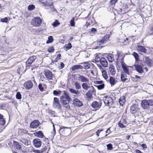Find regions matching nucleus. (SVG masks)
Masks as SVG:
<instances>
[{
	"label": "nucleus",
	"mask_w": 153,
	"mask_h": 153,
	"mask_svg": "<svg viewBox=\"0 0 153 153\" xmlns=\"http://www.w3.org/2000/svg\"><path fill=\"white\" fill-rule=\"evenodd\" d=\"M118 0H111L110 1V4L111 5H113L116 3Z\"/></svg>",
	"instance_id": "nucleus-54"
},
{
	"label": "nucleus",
	"mask_w": 153,
	"mask_h": 153,
	"mask_svg": "<svg viewBox=\"0 0 153 153\" xmlns=\"http://www.w3.org/2000/svg\"><path fill=\"white\" fill-rule=\"evenodd\" d=\"M48 40L47 41L46 43H52L53 40V39L52 36H50L48 38Z\"/></svg>",
	"instance_id": "nucleus-35"
},
{
	"label": "nucleus",
	"mask_w": 153,
	"mask_h": 153,
	"mask_svg": "<svg viewBox=\"0 0 153 153\" xmlns=\"http://www.w3.org/2000/svg\"><path fill=\"white\" fill-rule=\"evenodd\" d=\"M122 67L123 68V70L124 72L127 74H129V70L127 68V67L123 65H122Z\"/></svg>",
	"instance_id": "nucleus-34"
},
{
	"label": "nucleus",
	"mask_w": 153,
	"mask_h": 153,
	"mask_svg": "<svg viewBox=\"0 0 153 153\" xmlns=\"http://www.w3.org/2000/svg\"><path fill=\"white\" fill-rule=\"evenodd\" d=\"M83 68V67L81 65H75L71 67V70L72 71H74L76 70L79 69H82Z\"/></svg>",
	"instance_id": "nucleus-19"
},
{
	"label": "nucleus",
	"mask_w": 153,
	"mask_h": 153,
	"mask_svg": "<svg viewBox=\"0 0 153 153\" xmlns=\"http://www.w3.org/2000/svg\"><path fill=\"white\" fill-rule=\"evenodd\" d=\"M20 141L25 145H28V141L27 139H22L20 140Z\"/></svg>",
	"instance_id": "nucleus-37"
},
{
	"label": "nucleus",
	"mask_w": 153,
	"mask_h": 153,
	"mask_svg": "<svg viewBox=\"0 0 153 153\" xmlns=\"http://www.w3.org/2000/svg\"><path fill=\"white\" fill-rule=\"evenodd\" d=\"M65 47L66 49L68 50H69L71 49L72 46L71 43H68V44L65 45Z\"/></svg>",
	"instance_id": "nucleus-46"
},
{
	"label": "nucleus",
	"mask_w": 153,
	"mask_h": 153,
	"mask_svg": "<svg viewBox=\"0 0 153 153\" xmlns=\"http://www.w3.org/2000/svg\"><path fill=\"white\" fill-rule=\"evenodd\" d=\"M60 23L58 21V20H56L55 21L52 23V25L54 27H56Z\"/></svg>",
	"instance_id": "nucleus-40"
},
{
	"label": "nucleus",
	"mask_w": 153,
	"mask_h": 153,
	"mask_svg": "<svg viewBox=\"0 0 153 153\" xmlns=\"http://www.w3.org/2000/svg\"><path fill=\"white\" fill-rule=\"evenodd\" d=\"M33 143L35 147L36 148H39L42 145V142L40 139L36 138L33 140Z\"/></svg>",
	"instance_id": "nucleus-9"
},
{
	"label": "nucleus",
	"mask_w": 153,
	"mask_h": 153,
	"mask_svg": "<svg viewBox=\"0 0 153 153\" xmlns=\"http://www.w3.org/2000/svg\"><path fill=\"white\" fill-rule=\"evenodd\" d=\"M74 85L76 89L77 90L80 89L81 88L80 83L77 81L74 82Z\"/></svg>",
	"instance_id": "nucleus-28"
},
{
	"label": "nucleus",
	"mask_w": 153,
	"mask_h": 153,
	"mask_svg": "<svg viewBox=\"0 0 153 153\" xmlns=\"http://www.w3.org/2000/svg\"><path fill=\"white\" fill-rule=\"evenodd\" d=\"M74 105L78 107H81L83 105V104L80 100L77 99H75L74 100Z\"/></svg>",
	"instance_id": "nucleus-20"
},
{
	"label": "nucleus",
	"mask_w": 153,
	"mask_h": 153,
	"mask_svg": "<svg viewBox=\"0 0 153 153\" xmlns=\"http://www.w3.org/2000/svg\"><path fill=\"white\" fill-rule=\"evenodd\" d=\"M53 107L58 109H60L61 108V106L60 104L58 99L56 97L54 98V100L53 102Z\"/></svg>",
	"instance_id": "nucleus-8"
},
{
	"label": "nucleus",
	"mask_w": 153,
	"mask_h": 153,
	"mask_svg": "<svg viewBox=\"0 0 153 153\" xmlns=\"http://www.w3.org/2000/svg\"><path fill=\"white\" fill-rule=\"evenodd\" d=\"M39 122L38 120H34L30 124V127L32 128H36L39 126Z\"/></svg>",
	"instance_id": "nucleus-10"
},
{
	"label": "nucleus",
	"mask_w": 153,
	"mask_h": 153,
	"mask_svg": "<svg viewBox=\"0 0 153 153\" xmlns=\"http://www.w3.org/2000/svg\"><path fill=\"white\" fill-rule=\"evenodd\" d=\"M106 57L110 62H112L114 60V58L113 55L111 53L108 54L106 56Z\"/></svg>",
	"instance_id": "nucleus-23"
},
{
	"label": "nucleus",
	"mask_w": 153,
	"mask_h": 153,
	"mask_svg": "<svg viewBox=\"0 0 153 153\" xmlns=\"http://www.w3.org/2000/svg\"><path fill=\"white\" fill-rule=\"evenodd\" d=\"M126 102L125 98L123 96L121 97L119 100V102L120 105L123 106V105Z\"/></svg>",
	"instance_id": "nucleus-24"
},
{
	"label": "nucleus",
	"mask_w": 153,
	"mask_h": 153,
	"mask_svg": "<svg viewBox=\"0 0 153 153\" xmlns=\"http://www.w3.org/2000/svg\"><path fill=\"white\" fill-rule=\"evenodd\" d=\"M24 87L27 89L31 88L33 86V83L31 81L26 82L24 84Z\"/></svg>",
	"instance_id": "nucleus-14"
},
{
	"label": "nucleus",
	"mask_w": 153,
	"mask_h": 153,
	"mask_svg": "<svg viewBox=\"0 0 153 153\" xmlns=\"http://www.w3.org/2000/svg\"><path fill=\"white\" fill-rule=\"evenodd\" d=\"M54 50L53 47L51 46L48 48V51L50 53H53L54 52Z\"/></svg>",
	"instance_id": "nucleus-44"
},
{
	"label": "nucleus",
	"mask_w": 153,
	"mask_h": 153,
	"mask_svg": "<svg viewBox=\"0 0 153 153\" xmlns=\"http://www.w3.org/2000/svg\"><path fill=\"white\" fill-rule=\"evenodd\" d=\"M109 82L111 86L114 85L116 83L115 79L112 76L110 77Z\"/></svg>",
	"instance_id": "nucleus-25"
},
{
	"label": "nucleus",
	"mask_w": 153,
	"mask_h": 153,
	"mask_svg": "<svg viewBox=\"0 0 153 153\" xmlns=\"http://www.w3.org/2000/svg\"><path fill=\"white\" fill-rule=\"evenodd\" d=\"M60 65L61 68H63L64 66V65L63 62L60 63Z\"/></svg>",
	"instance_id": "nucleus-63"
},
{
	"label": "nucleus",
	"mask_w": 153,
	"mask_h": 153,
	"mask_svg": "<svg viewBox=\"0 0 153 153\" xmlns=\"http://www.w3.org/2000/svg\"><path fill=\"white\" fill-rule=\"evenodd\" d=\"M100 62L101 65L104 67H106L108 66V62L106 59L103 57L101 58L100 59Z\"/></svg>",
	"instance_id": "nucleus-13"
},
{
	"label": "nucleus",
	"mask_w": 153,
	"mask_h": 153,
	"mask_svg": "<svg viewBox=\"0 0 153 153\" xmlns=\"http://www.w3.org/2000/svg\"><path fill=\"white\" fill-rule=\"evenodd\" d=\"M36 58V56H33L30 57L28 59L27 61L25 62L27 68H29V67L31 65Z\"/></svg>",
	"instance_id": "nucleus-5"
},
{
	"label": "nucleus",
	"mask_w": 153,
	"mask_h": 153,
	"mask_svg": "<svg viewBox=\"0 0 153 153\" xmlns=\"http://www.w3.org/2000/svg\"><path fill=\"white\" fill-rule=\"evenodd\" d=\"M143 59L145 63L148 66L151 67L153 66V60L149 57L144 56Z\"/></svg>",
	"instance_id": "nucleus-6"
},
{
	"label": "nucleus",
	"mask_w": 153,
	"mask_h": 153,
	"mask_svg": "<svg viewBox=\"0 0 153 153\" xmlns=\"http://www.w3.org/2000/svg\"><path fill=\"white\" fill-rule=\"evenodd\" d=\"M5 121L3 117L0 119V124L1 125L4 126L5 124Z\"/></svg>",
	"instance_id": "nucleus-42"
},
{
	"label": "nucleus",
	"mask_w": 153,
	"mask_h": 153,
	"mask_svg": "<svg viewBox=\"0 0 153 153\" xmlns=\"http://www.w3.org/2000/svg\"><path fill=\"white\" fill-rule=\"evenodd\" d=\"M117 55L118 58H119L121 56H122L123 53L121 52L117 51Z\"/></svg>",
	"instance_id": "nucleus-51"
},
{
	"label": "nucleus",
	"mask_w": 153,
	"mask_h": 153,
	"mask_svg": "<svg viewBox=\"0 0 153 153\" xmlns=\"http://www.w3.org/2000/svg\"><path fill=\"white\" fill-rule=\"evenodd\" d=\"M74 20V18H73L70 20V24L71 26L73 27L74 26L75 24Z\"/></svg>",
	"instance_id": "nucleus-41"
},
{
	"label": "nucleus",
	"mask_w": 153,
	"mask_h": 153,
	"mask_svg": "<svg viewBox=\"0 0 153 153\" xmlns=\"http://www.w3.org/2000/svg\"><path fill=\"white\" fill-rule=\"evenodd\" d=\"M95 92L96 91L94 88L92 86H91L90 89L86 94L87 97L88 98H91L92 97L93 93Z\"/></svg>",
	"instance_id": "nucleus-7"
},
{
	"label": "nucleus",
	"mask_w": 153,
	"mask_h": 153,
	"mask_svg": "<svg viewBox=\"0 0 153 153\" xmlns=\"http://www.w3.org/2000/svg\"><path fill=\"white\" fill-rule=\"evenodd\" d=\"M63 94L60 97V100L64 107L68 109H70V106L68 105L71 99L68 93L65 91H62Z\"/></svg>",
	"instance_id": "nucleus-1"
},
{
	"label": "nucleus",
	"mask_w": 153,
	"mask_h": 153,
	"mask_svg": "<svg viewBox=\"0 0 153 153\" xmlns=\"http://www.w3.org/2000/svg\"><path fill=\"white\" fill-rule=\"evenodd\" d=\"M134 66L136 70L138 73H142L143 72V70L142 67L139 65H135Z\"/></svg>",
	"instance_id": "nucleus-16"
},
{
	"label": "nucleus",
	"mask_w": 153,
	"mask_h": 153,
	"mask_svg": "<svg viewBox=\"0 0 153 153\" xmlns=\"http://www.w3.org/2000/svg\"><path fill=\"white\" fill-rule=\"evenodd\" d=\"M110 37V36L109 35H105L103 38H102L105 42Z\"/></svg>",
	"instance_id": "nucleus-50"
},
{
	"label": "nucleus",
	"mask_w": 153,
	"mask_h": 153,
	"mask_svg": "<svg viewBox=\"0 0 153 153\" xmlns=\"http://www.w3.org/2000/svg\"><path fill=\"white\" fill-rule=\"evenodd\" d=\"M35 8V5L33 4H31L28 5L27 9L29 11H31L34 10Z\"/></svg>",
	"instance_id": "nucleus-33"
},
{
	"label": "nucleus",
	"mask_w": 153,
	"mask_h": 153,
	"mask_svg": "<svg viewBox=\"0 0 153 153\" xmlns=\"http://www.w3.org/2000/svg\"><path fill=\"white\" fill-rule=\"evenodd\" d=\"M127 75L126 74H121V80L123 82H124L126 81L128 79L126 78Z\"/></svg>",
	"instance_id": "nucleus-31"
},
{
	"label": "nucleus",
	"mask_w": 153,
	"mask_h": 153,
	"mask_svg": "<svg viewBox=\"0 0 153 153\" xmlns=\"http://www.w3.org/2000/svg\"><path fill=\"white\" fill-rule=\"evenodd\" d=\"M61 56V54H59L57 56L56 58L55 59V62H57V61L59 60L60 59V57Z\"/></svg>",
	"instance_id": "nucleus-55"
},
{
	"label": "nucleus",
	"mask_w": 153,
	"mask_h": 153,
	"mask_svg": "<svg viewBox=\"0 0 153 153\" xmlns=\"http://www.w3.org/2000/svg\"><path fill=\"white\" fill-rule=\"evenodd\" d=\"M141 105L142 108L145 109H148L149 106V103L147 100H143L141 103Z\"/></svg>",
	"instance_id": "nucleus-12"
},
{
	"label": "nucleus",
	"mask_w": 153,
	"mask_h": 153,
	"mask_svg": "<svg viewBox=\"0 0 153 153\" xmlns=\"http://www.w3.org/2000/svg\"><path fill=\"white\" fill-rule=\"evenodd\" d=\"M1 21L2 22H7L8 21V18L7 17H6L4 18H3L1 19Z\"/></svg>",
	"instance_id": "nucleus-53"
},
{
	"label": "nucleus",
	"mask_w": 153,
	"mask_h": 153,
	"mask_svg": "<svg viewBox=\"0 0 153 153\" xmlns=\"http://www.w3.org/2000/svg\"><path fill=\"white\" fill-rule=\"evenodd\" d=\"M141 146H142V147H143V149H146L147 148V146H146V144H144V143H143L141 145Z\"/></svg>",
	"instance_id": "nucleus-59"
},
{
	"label": "nucleus",
	"mask_w": 153,
	"mask_h": 153,
	"mask_svg": "<svg viewBox=\"0 0 153 153\" xmlns=\"http://www.w3.org/2000/svg\"><path fill=\"white\" fill-rule=\"evenodd\" d=\"M138 50L140 52L144 53H146L147 50L144 47L142 46H138Z\"/></svg>",
	"instance_id": "nucleus-26"
},
{
	"label": "nucleus",
	"mask_w": 153,
	"mask_h": 153,
	"mask_svg": "<svg viewBox=\"0 0 153 153\" xmlns=\"http://www.w3.org/2000/svg\"><path fill=\"white\" fill-rule=\"evenodd\" d=\"M87 82L83 83L82 84V89L85 91H87L89 88H91L90 84L87 83Z\"/></svg>",
	"instance_id": "nucleus-17"
},
{
	"label": "nucleus",
	"mask_w": 153,
	"mask_h": 153,
	"mask_svg": "<svg viewBox=\"0 0 153 153\" xmlns=\"http://www.w3.org/2000/svg\"><path fill=\"white\" fill-rule=\"evenodd\" d=\"M61 92L62 91L60 90H58V91L54 90L53 91V94L54 95L57 96L60 94Z\"/></svg>",
	"instance_id": "nucleus-39"
},
{
	"label": "nucleus",
	"mask_w": 153,
	"mask_h": 153,
	"mask_svg": "<svg viewBox=\"0 0 153 153\" xmlns=\"http://www.w3.org/2000/svg\"><path fill=\"white\" fill-rule=\"evenodd\" d=\"M45 79V77L43 75L41 76L40 77V79L42 81H44Z\"/></svg>",
	"instance_id": "nucleus-61"
},
{
	"label": "nucleus",
	"mask_w": 153,
	"mask_h": 153,
	"mask_svg": "<svg viewBox=\"0 0 153 153\" xmlns=\"http://www.w3.org/2000/svg\"><path fill=\"white\" fill-rule=\"evenodd\" d=\"M136 153H142V152L138 149H136L135 151Z\"/></svg>",
	"instance_id": "nucleus-64"
},
{
	"label": "nucleus",
	"mask_w": 153,
	"mask_h": 153,
	"mask_svg": "<svg viewBox=\"0 0 153 153\" xmlns=\"http://www.w3.org/2000/svg\"><path fill=\"white\" fill-rule=\"evenodd\" d=\"M103 100L106 106H111L113 103V99L108 96L104 97L103 98Z\"/></svg>",
	"instance_id": "nucleus-3"
},
{
	"label": "nucleus",
	"mask_w": 153,
	"mask_h": 153,
	"mask_svg": "<svg viewBox=\"0 0 153 153\" xmlns=\"http://www.w3.org/2000/svg\"><path fill=\"white\" fill-rule=\"evenodd\" d=\"M38 87L40 91L42 92L43 91L44 88L42 87V84L41 83H40Z\"/></svg>",
	"instance_id": "nucleus-49"
},
{
	"label": "nucleus",
	"mask_w": 153,
	"mask_h": 153,
	"mask_svg": "<svg viewBox=\"0 0 153 153\" xmlns=\"http://www.w3.org/2000/svg\"><path fill=\"white\" fill-rule=\"evenodd\" d=\"M118 125L120 128H124L126 127L124 125V123H122L120 121L118 123Z\"/></svg>",
	"instance_id": "nucleus-48"
},
{
	"label": "nucleus",
	"mask_w": 153,
	"mask_h": 153,
	"mask_svg": "<svg viewBox=\"0 0 153 153\" xmlns=\"http://www.w3.org/2000/svg\"><path fill=\"white\" fill-rule=\"evenodd\" d=\"M105 86V85L104 84H100L98 85H96V86L97 87L98 90H100L103 89Z\"/></svg>",
	"instance_id": "nucleus-38"
},
{
	"label": "nucleus",
	"mask_w": 153,
	"mask_h": 153,
	"mask_svg": "<svg viewBox=\"0 0 153 153\" xmlns=\"http://www.w3.org/2000/svg\"><path fill=\"white\" fill-rule=\"evenodd\" d=\"M91 106L94 108H99V103L97 101L93 102Z\"/></svg>",
	"instance_id": "nucleus-30"
},
{
	"label": "nucleus",
	"mask_w": 153,
	"mask_h": 153,
	"mask_svg": "<svg viewBox=\"0 0 153 153\" xmlns=\"http://www.w3.org/2000/svg\"><path fill=\"white\" fill-rule=\"evenodd\" d=\"M148 101L149 103V106H153V100H149Z\"/></svg>",
	"instance_id": "nucleus-52"
},
{
	"label": "nucleus",
	"mask_w": 153,
	"mask_h": 153,
	"mask_svg": "<svg viewBox=\"0 0 153 153\" xmlns=\"http://www.w3.org/2000/svg\"><path fill=\"white\" fill-rule=\"evenodd\" d=\"M100 69L102 71V76H103V77L105 79H107L108 77V76L105 70H104L103 68L100 65Z\"/></svg>",
	"instance_id": "nucleus-22"
},
{
	"label": "nucleus",
	"mask_w": 153,
	"mask_h": 153,
	"mask_svg": "<svg viewBox=\"0 0 153 153\" xmlns=\"http://www.w3.org/2000/svg\"><path fill=\"white\" fill-rule=\"evenodd\" d=\"M34 135L37 137L42 138L44 136L43 133L41 131H36L34 133Z\"/></svg>",
	"instance_id": "nucleus-18"
},
{
	"label": "nucleus",
	"mask_w": 153,
	"mask_h": 153,
	"mask_svg": "<svg viewBox=\"0 0 153 153\" xmlns=\"http://www.w3.org/2000/svg\"><path fill=\"white\" fill-rule=\"evenodd\" d=\"M107 149L108 150H111L112 149V145L111 144H109L107 145Z\"/></svg>",
	"instance_id": "nucleus-47"
},
{
	"label": "nucleus",
	"mask_w": 153,
	"mask_h": 153,
	"mask_svg": "<svg viewBox=\"0 0 153 153\" xmlns=\"http://www.w3.org/2000/svg\"><path fill=\"white\" fill-rule=\"evenodd\" d=\"M33 152H35V153H42V150H33Z\"/></svg>",
	"instance_id": "nucleus-60"
},
{
	"label": "nucleus",
	"mask_w": 153,
	"mask_h": 153,
	"mask_svg": "<svg viewBox=\"0 0 153 153\" xmlns=\"http://www.w3.org/2000/svg\"><path fill=\"white\" fill-rule=\"evenodd\" d=\"M69 91L72 94H75L76 95H79L80 94V92L78 90H76L72 88H69Z\"/></svg>",
	"instance_id": "nucleus-27"
},
{
	"label": "nucleus",
	"mask_w": 153,
	"mask_h": 153,
	"mask_svg": "<svg viewBox=\"0 0 153 153\" xmlns=\"http://www.w3.org/2000/svg\"><path fill=\"white\" fill-rule=\"evenodd\" d=\"M103 81L102 80L100 81H96V84H102Z\"/></svg>",
	"instance_id": "nucleus-62"
},
{
	"label": "nucleus",
	"mask_w": 153,
	"mask_h": 153,
	"mask_svg": "<svg viewBox=\"0 0 153 153\" xmlns=\"http://www.w3.org/2000/svg\"><path fill=\"white\" fill-rule=\"evenodd\" d=\"M120 121L121 123H123L124 124H126V120L123 118L121 119Z\"/></svg>",
	"instance_id": "nucleus-58"
},
{
	"label": "nucleus",
	"mask_w": 153,
	"mask_h": 153,
	"mask_svg": "<svg viewBox=\"0 0 153 153\" xmlns=\"http://www.w3.org/2000/svg\"><path fill=\"white\" fill-rule=\"evenodd\" d=\"M81 64H84V67L85 69H88L91 66L90 64L88 62H84L81 63Z\"/></svg>",
	"instance_id": "nucleus-32"
},
{
	"label": "nucleus",
	"mask_w": 153,
	"mask_h": 153,
	"mask_svg": "<svg viewBox=\"0 0 153 153\" xmlns=\"http://www.w3.org/2000/svg\"><path fill=\"white\" fill-rule=\"evenodd\" d=\"M14 144L16 146V148L20 151L22 150V146L20 145L19 143L16 141H14Z\"/></svg>",
	"instance_id": "nucleus-29"
},
{
	"label": "nucleus",
	"mask_w": 153,
	"mask_h": 153,
	"mask_svg": "<svg viewBox=\"0 0 153 153\" xmlns=\"http://www.w3.org/2000/svg\"><path fill=\"white\" fill-rule=\"evenodd\" d=\"M16 98L18 99H20L22 98V95L19 92H18L16 95Z\"/></svg>",
	"instance_id": "nucleus-43"
},
{
	"label": "nucleus",
	"mask_w": 153,
	"mask_h": 153,
	"mask_svg": "<svg viewBox=\"0 0 153 153\" xmlns=\"http://www.w3.org/2000/svg\"><path fill=\"white\" fill-rule=\"evenodd\" d=\"M44 74L46 78L50 80H53V75L51 71L46 69L44 71Z\"/></svg>",
	"instance_id": "nucleus-4"
},
{
	"label": "nucleus",
	"mask_w": 153,
	"mask_h": 153,
	"mask_svg": "<svg viewBox=\"0 0 153 153\" xmlns=\"http://www.w3.org/2000/svg\"><path fill=\"white\" fill-rule=\"evenodd\" d=\"M138 110V108L137 107L136 105L133 104L131 107L130 111L131 113L132 114L136 113Z\"/></svg>",
	"instance_id": "nucleus-15"
},
{
	"label": "nucleus",
	"mask_w": 153,
	"mask_h": 153,
	"mask_svg": "<svg viewBox=\"0 0 153 153\" xmlns=\"http://www.w3.org/2000/svg\"><path fill=\"white\" fill-rule=\"evenodd\" d=\"M42 21L40 18L36 17L32 19L31 21V24L36 27L39 26L42 24Z\"/></svg>",
	"instance_id": "nucleus-2"
},
{
	"label": "nucleus",
	"mask_w": 153,
	"mask_h": 153,
	"mask_svg": "<svg viewBox=\"0 0 153 153\" xmlns=\"http://www.w3.org/2000/svg\"><path fill=\"white\" fill-rule=\"evenodd\" d=\"M97 32V29L94 28H93L91 29V32L92 33H95Z\"/></svg>",
	"instance_id": "nucleus-57"
},
{
	"label": "nucleus",
	"mask_w": 153,
	"mask_h": 153,
	"mask_svg": "<svg viewBox=\"0 0 153 153\" xmlns=\"http://www.w3.org/2000/svg\"><path fill=\"white\" fill-rule=\"evenodd\" d=\"M78 79L81 82H88L89 81L88 79L83 75H79Z\"/></svg>",
	"instance_id": "nucleus-11"
},
{
	"label": "nucleus",
	"mask_w": 153,
	"mask_h": 153,
	"mask_svg": "<svg viewBox=\"0 0 153 153\" xmlns=\"http://www.w3.org/2000/svg\"><path fill=\"white\" fill-rule=\"evenodd\" d=\"M115 67L113 65H110L109 67V70L111 74L112 75H114L116 73L115 71Z\"/></svg>",
	"instance_id": "nucleus-21"
},
{
	"label": "nucleus",
	"mask_w": 153,
	"mask_h": 153,
	"mask_svg": "<svg viewBox=\"0 0 153 153\" xmlns=\"http://www.w3.org/2000/svg\"><path fill=\"white\" fill-rule=\"evenodd\" d=\"M48 146L47 145V146H45L44 148H43L42 150V152H45L47 150L48 148Z\"/></svg>",
	"instance_id": "nucleus-56"
},
{
	"label": "nucleus",
	"mask_w": 153,
	"mask_h": 153,
	"mask_svg": "<svg viewBox=\"0 0 153 153\" xmlns=\"http://www.w3.org/2000/svg\"><path fill=\"white\" fill-rule=\"evenodd\" d=\"M106 42L104 39L102 38V39L100 40H99L97 41V43L99 44V45H102L103 44H104Z\"/></svg>",
	"instance_id": "nucleus-45"
},
{
	"label": "nucleus",
	"mask_w": 153,
	"mask_h": 153,
	"mask_svg": "<svg viewBox=\"0 0 153 153\" xmlns=\"http://www.w3.org/2000/svg\"><path fill=\"white\" fill-rule=\"evenodd\" d=\"M133 55L135 58L136 61H138L139 60V57L138 54L135 52H133Z\"/></svg>",
	"instance_id": "nucleus-36"
}]
</instances>
